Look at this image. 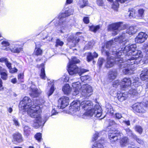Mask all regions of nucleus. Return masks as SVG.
I'll use <instances>...</instances> for the list:
<instances>
[{
    "mask_svg": "<svg viewBox=\"0 0 148 148\" xmlns=\"http://www.w3.org/2000/svg\"><path fill=\"white\" fill-rule=\"evenodd\" d=\"M31 101L29 97H25L20 102L19 109L21 110L27 111L28 114L31 117L35 118L33 124L34 127H38L39 126H43L49 119V116H45L42 120L40 115L41 112L40 106L34 105V102L32 105Z\"/></svg>",
    "mask_w": 148,
    "mask_h": 148,
    "instance_id": "nucleus-1",
    "label": "nucleus"
},
{
    "mask_svg": "<svg viewBox=\"0 0 148 148\" xmlns=\"http://www.w3.org/2000/svg\"><path fill=\"white\" fill-rule=\"evenodd\" d=\"M125 42H124V44H122V45H125ZM120 43H123L122 42H118V41L117 42H115L114 39V40H112L106 43L105 48L107 49V50H109V51H112V55H116V56H115V63L116 64H118L121 69H123L124 68H126L123 70V73L125 75L127 74H131L134 73V69L131 70V69L130 68H132V66H131L130 62V63L127 62V64L125 63V62H127V59H126L127 60L126 61L123 62V59L121 57V56H122L123 53H125L126 55V53H123V48H121V50H119V51H117L116 50V51H115V49H113L112 50V48L111 47H113L114 49V46L115 44H117L118 43H119L121 44ZM126 56V55L125 56Z\"/></svg>",
    "mask_w": 148,
    "mask_h": 148,
    "instance_id": "nucleus-2",
    "label": "nucleus"
},
{
    "mask_svg": "<svg viewBox=\"0 0 148 148\" xmlns=\"http://www.w3.org/2000/svg\"><path fill=\"white\" fill-rule=\"evenodd\" d=\"M136 45L135 44L129 45L124 47L123 50L124 53H126V58L127 59L125 63L127 64V62H130L131 70L134 69L136 67L135 65L139 63L143 56L141 51L136 50Z\"/></svg>",
    "mask_w": 148,
    "mask_h": 148,
    "instance_id": "nucleus-3",
    "label": "nucleus"
},
{
    "mask_svg": "<svg viewBox=\"0 0 148 148\" xmlns=\"http://www.w3.org/2000/svg\"><path fill=\"white\" fill-rule=\"evenodd\" d=\"M80 106L82 110L86 111L81 116L84 119L86 118V117L87 116H93L97 118L100 117L101 119L105 117V116H102V108L98 104L95 105L93 108L92 102L89 101L85 100L80 103Z\"/></svg>",
    "mask_w": 148,
    "mask_h": 148,
    "instance_id": "nucleus-4",
    "label": "nucleus"
},
{
    "mask_svg": "<svg viewBox=\"0 0 148 148\" xmlns=\"http://www.w3.org/2000/svg\"><path fill=\"white\" fill-rule=\"evenodd\" d=\"M137 29H136V27L130 26L128 28L126 31V33L123 34L121 36L118 38H116L114 39L115 42H122L123 44H124L125 42H127L128 41L127 39L128 35H131L135 34L137 32Z\"/></svg>",
    "mask_w": 148,
    "mask_h": 148,
    "instance_id": "nucleus-5",
    "label": "nucleus"
},
{
    "mask_svg": "<svg viewBox=\"0 0 148 148\" xmlns=\"http://www.w3.org/2000/svg\"><path fill=\"white\" fill-rule=\"evenodd\" d=\"M80 103L79 101H74L71 104L69 107V112L71 114L74 116H81L82 113L79 111Z\"/></svg>",
    "mask_w": 148,
    "mask_h": 148,
    "instance_id": "nucleus-6",
    "label": "nucleus"
},
{
    "mask_svg": "<svg viewBox=\"0 0 148 148\" xmlns=\"http://www.w3.org/2000/svg\"><path fill=\"white\" fill-rule=\"evenodd\" d=\"M73 9L71 8L65 10L64 13H62L61 15L59 16L58 18L54 19L53 21L54 23L56 21H57L56 23H55L56 26L58 25H62L65 24V17L69 16L70 15L73 14Z\"/></svg>",
    "mask_w": 148,
    "mask_h": 148,
    "instance_id": "nucleus-7",
    "label": "nucleus"
},
{
    "mask_svg": "<svg viewBox=\"0 0 148 148\" xmlns=\"http://www.w3.org/2000/svg\"><path fill=\"white\" fill-rule=\"evenodd\" d=\"M125 28V25H123L121 22L115 23L109 25L108 27V31L112 30L114 35L117 34L118 32L121 30Z\"/></svg>",
    "mask_w": 148,
    "mask_h": 148,
    "instance_id": "nucleus-8",
    "label": "nucleus"
},
{
    "mask_svg": "<svg viewBox=\"0 0 148 148\" xmlns=\"http://www.w3.org/2000/svg\"><path fill=\"white\" fill-rule=\"evenodd\" d=\"M67 70L70 75H73L77 73L80 76L82 74L86 72L87 70L83 69H79L76 65H68Z\"/></svg>",
    "mask_w": 148,
    "mask_h": 148,
    "instance_id": "nucleus-9",
    "label": "nucleus"
},
{
    "mask_svg": "<svg viewBox=\"0 0 148 148\" xmlns=\"http://www.w3.org/2000/svg\"><path fill=\"white\" fill-rule=\"evenodd\" d=\"M102 53L105 52L106 55L108 56L107 61L106 64V67L107 68H110L113 67L115 63V59L114 60V57H109V53L108 50L105 49V47H103L101 49Z\"/></svg>",
    "mask_w": 148,
    "mask_h": 148,
    "instance_id": "nucleus-10",
    "label": "nucleus"
},
{
    "mask_svg": "<svg viewBox=\"0 0 148 148\" xmlns=\"http://www.w3.org/2000/svg\"><path fill=\"white\" fill-rule=\"evenodd\" d=\"M81 88V95L83 97L87 98L92 95V89L91 86L88 84L83 85Z\"/></svg>",
    "mask_w": 148,
    "mask_h": 148,
    "instance_id": "nucleus-11",
    "label": "nucleus"
},
{
    "mask_svg": "<svg viewBox=\"0 0 148 148\" xmlns=\"http://www.w3.org/2000/svg\"><path fill=\"white\" fill-rule=\"evenodd\" d=\"M122 134L118 130H115L112 132L110 133L109 138L112 143H113L117 140L121 139V136Z\"/></svg>",
    "mask_w": 148,
    "mask_h": 148,
    "instance_id": "nucleus-12",
    "label": "nucleus"
},
{
    "mask_svg": "<svg viewBox=\"0 0 148 148\" xmlns=\"http://www.w3.org/2000/svg\"><path fill=\"white\" fill-rule=\"evenodd\" d=\"M121 88L122 90H126L130 87L132 81L130 78L125 77L121 80Z\"/></svg>",
    "mask_w": 148,
    "mask_h": 148,
    "instance_id": "nucleus-13",
    "label": "nucleus"
},
{
    "mask_svg": "<svg viewBox=\"0 0 148 148\" xmlns=\"http://www.w3.org/2000/svg\"><path fill=\"white\" fill-rule=\"evenodd\" d=\"M145 106L143 103H137L134 104L132 106V108L134 111L139 113H143L145 112Z\"/></svg>",
    "mask_w": 148,
    "mask_h": 148,
    "instance_id": "nucleus-14",
    "label": "nucleus"
},
{
    "mask_svg": "<svg viewBox=\"0 0 148 148\" xmlns=\"http://www.w3.org/2000/svg\"><path fill=\"white\" fill-rule=\"evenodd\" d=\"M69 99L66 96H63L58 101V107L60 109H63L68 106L69 103Z\"/></svg>",
    "mask_w": 148,
    "mask_h": 148,
    "instance_id": "nucleus-15",
    "label": "nucleus"
},
{
    "mask_svg": "<svg viewBox=\"0 0 148 148\" xmlns=\"http://www.w3.org/2000/svg\"><path fill=\"white\" fill-rule=\"evenodd\" d=\"M148 37V35L147 34L141 32L139 33L135 38V41L138 43H142L147 40Z\"/></svg>",
    "mask_w": 148,
    "mask_h": 148,
    "instance_id": "nucleus-16",
    "label": "nucleus"
},
{
    "mask_svg": "<svg viewBox=\"0 0 148 148\" xmlns=\"http://www.w3.org/2000/svg\"><path fill=\"white\" fill-rule=\"evenodd\" d=\"M41 93V91L40 89L36 87L33 88L32 86L31 87V92L30 95L31 97H37Z\"/></svg>",
    "mask_w": 148,
    "mask_h": 148,
    "instance_id": "nucleus-17",
    "label": "nucleus"
},
{
    "mask_svg": "<svg viewBox=\"0 0 148 148\" xmlns=\"http://www.w3.org/2000/svg\"><path fill=\"white\" fill-rule=\"evenodd\" d=\"M141 79L147 82L146 86L148 88V70H145L140 75Z\"/></svg>",
    "mask_w": 148,
    "mask_h": 148,
    "instance_id": "nucleus-18",
    "label": "nucleus"
},
{
    "mask_svg": "<svg viewBox=\"0 0 148 148\" xmlns=\"http://www.w3.org/2000/svg\"><path fill=\"white\" fill-rule=\"evenodd\" d=\"M14 140L18 143H21L23 141L22 135L19 133H16L13 135Z\"/></svg>",
    "mask_w": 148,
    "mask_h": 148,
    "instance_id": "nucleus-19",
    "label": "nucleus"
},
{
    "mask_svg": "<svg viewBox=\"0 0 148 148\" xmlns=\"http://www.w3.org/2000/svg\"><path fill=\"white\" fill-rule=\"evenodd\" d=\"M62 90L64 94L69 95L70 93L71 89L68 84H66L62 87Z\"/></svg>",
    "mask_w": 148,
    "mask_h": 148,
    "instance_id": "nucleus-20",
    "label": "nucleus"
},
{
    "mask_svg": "<svg viewBox=\"0 0 148 148\" xmlns=\"http://www.w3.org/2000/svg\"><path fill=\"white\" fill-rule=\"evenodd\" d=\"M120 145L121 147H124L129 144V139L126 137L121 138L120 142Z\"/></svg>",
    "mask_w": 148,
    "mask_h": 148,
    "instance_id": "nucleus-21",
    "label": "nucleus"
},
{
    "mask_svg": "<svg viewBox=\"0 0 148 148\" xmlns=\"http://www.w3.org/2000/svg\"><path fill=\"white\" fill-rule=\"evenodd\" d=\"M117 98L120 101H123L126 99L128 97L127 93H122L117 94Z\"/></svg>",
    "mask_w": 148,
    "mask_h": 148,
    "instance_id": "nucleus-22",
    "label": "nucleus"
},
{
    "mask_svg": "<svg viewBox=\"0 0 148 148\" xmlns=\"http://www.w3.org/2000/svg\"><path fill=\"white\" fill-rule=\"evenodd\" d=\"M118 75L117 72L115 70L110 71L108 73V78L110 79L113 80Z\"/></svg>",
    "mask_w": 148,
    "mask_h": 148,
    "instance_id": "nucleus-23",
    "label": "nucleus"
},
{
    "mask_svg": "<svg viewBox=\"0 0 148 148\" xmlns=\"http://www.w3.org/2000/svg\"><path fill=\"white\" fill-rule=\"evenodd\" d=\"M11 51L14 53H19L22 50L21 47H18L16 46H14L10 48Z\"/></svg>",
    "mask_w": 148,
    "mask_h": 148,
    "instance_id": "nucleus-24",
    "label": "nucleus"
},
{
    "mask_svg": "<svg viewBox=\"0 0 148 148\" xmlns=\"http://www.w3.org/2000/svg\"><path fill=\"white\" fill-rule=\"evenodd\" d=\"M88 4V0H81L78 2L77 5L81 8H83L87 5Z\"/></svg>",
    "mask_w": 148,
    "mask_h": 148,
    "instance_id": "nucleus-25",
    "label": "nucleus"
},
{
    "mask_svg": "<svg viewBox=\"0 0 148 148\" xmlns=\"http://www.w3.org/2000/svg\"><path fill=\"white\" fill-rule=\"evenodd\" d=\"M127 134L134 139H136L137 136L134 134L132 131L129 128H126L125 129Z\"/></svg>",
    "mask_w": 148,
    "mask_h": 148,
    "instance_id": "nucleus-26",
    "label": "nucleus"
},
{
    "mask_svg": "<svg viewBox=\"0 0 148 148\" xmlns=\"http://www.w3.org/2000/svg\"><path fill=\"white\" fill-rule=\"evenodd\" d=\"M106 111L107 113H110L112 114L114 111L112 107L109 103H107L106 106Z\"/></svg>",
    "mask_w": 148,
    "mask_h": 148,
    "instance_id": "nucleus-27",
    "label": "nucleus"
},
{
    "mask_svg": "<svg viewBox=\"0 0 148 148\" xmlns=\"http://www.w3.org/2000/svg\"><path fill=\"white\" fill-rule=\"evenodd\" d=\"M42 50L37 46L36 44V48L34 52V54L37 56L40 55H42Z\"/></svg>",
    "mask_w": 148,
    "mask_h": 148,
    "instance_id": "nucleus-28",
    "label": "nucleus"
},
{
    "mask_svg": "<svg viewBox=\"0 0 148 148\" xmlns=\"http://www.w3.org/2000/svg\"><path fill=\"white\" fill-rule=\"evenodd\" d=\"M31 129L28 126H25L24 127V134L27 136H28L30 133Z\"/></svg>",
    "mask_w": 148,
    "mask_h": 148,
    "instance_id": "nucleus-29",
    "label": "nucleus"
},
{
    "mask_svg": "<svg viewBox=\"0 0 148 148\" xmlns=\"http://www.w3.org/2000/svg\"><path fill=\"white\" fill-rule=\"evenodd\" d=\"M128 92L133 97L138 95V93L136 90L133 88H131L129 90Z\"/></svg>",
    "mask_w": 148,
    "mask_h": 148,
    "instance_id": "nucleus-30",
    "label": "nucleus"
},
{
    "mask_svg": "<svg viewBox=\"0 0 148 148\" xmlns=\"http://www.w3.org/2000/svg\"><path fill=\"white\" fill-rule=\"evenodd\" d=\"M41 65L42 67L41 70V73L40 74V77L42 79H46V77L45 73V68L44 67V64H42Z\"/></svg>",
    "mask_w": 148,
    "mask_h": 148,
    "instance_id": "nucleus-31",
    "label": "nucleus"
},
{
    "mask_svg": "<svg viewBox=\"0 0 148 148\" xmlns=\"http://www.w3.org/2000/svg\"><path fill=\"white\" fill-rule=\"evenodd\" d=\"M80 62V60L76 58V57H73L72 58V60L69 62V65H75L77 63H79Z\"/></svg>",
    "mask_w": 148,
    "mask_h": 148,
    "instance_id": "nucleus-32",
    "label": "nucleus"
},
{
    "mask_svg": "<svg viewBox=\"0 0 148 148\" xmlns=\"http://www.w3.org/2000/svg\"><path fill=\"white\" fill-rule=\"evenodd\" d=\"M67 40L69 42H70L71 41L72 42L74 43L73 45V46H75L76 43L79 42V39L77 40L74 37L73 35H71L70 37L68 38Z\"/></svg>",
    "mask_w": 148,
    "mask_h": 148,
    "instance_id": "nucleus-33",
    "label": "nucleus"
},
{
    "mask_svg": "<svg viewBox=\"0 0 148 148\" xmlns=\"http://www.w3.org/2000/svg\"><path fill=\"white\" fill-rule=\"evenodd\" d=\"M144 12V10L142 9H139L138 11V14H136V18L140 19L141 18L143 15Z\"/></svg>",
    "mask_w": 148,
    "mask_h": 148,
    "instance_id": "nucleus-34",
    "label": "nucleus"
},
{
    "mask_svg": "<svg viewBox=\"0 0 148 148\" xmlns=\"http://www.w3.org/2000/svg\"><path fill=\"white\" fill-rule=\"evenodd\" d=\"M100 28V27L99 25H92L90 26L89 29L90 31L95 33Z\"/></svg>",
    "mask_w": 148,
    "mask_h": 148,
    "instance_id": "nucleus-35",
    "label": "nucleus"
},
{
    "mask_svg": "<svg viewBox=\"0 0 148 148\" xmlns=\"http://www.w3.org/2000/svg\"><path fill=\"white\" fill-rule=\"evenodd\" d=\"M129 12H130L129 17L130 18L134 17L136 18V13H135V10L133 8H130L129 9Z\"/></svg>",
    "mask_w": 148,
    "mask_h": 148,
    "instance_id": "nucleus-36",
    "label": "nucleus"
},
{
    "mask_svg": "<svg viewBox=\"0 0 148 148\" xmlns=\"http://www.w3.org/2000/svg\"><path fill=\"white\" fill-rule=\"evenodd\" d=\"M94 45L93 42H88V44L86 45L84 47V49L85 50H88L91 49Z\"/></svg>",
    "mask_w": 148,
    "mask_h": 148,
    "instance_id": "nucleus-37",
    "label": "nucleus"
},
{
    "mask_svg": "<svg viewBox=\"0 0 148 148\" xmlns=\"http://www.w3.org/2000/svg\"><path fill=\"white\" fill-rule=\"evenodd\" d=\"M0 75L1 76V78L4 80L7 79L8 78V74L7 71H2L0 72Z\"/></svg>",
    "mask_w": 148,
    "mask_h": 148,
    "instance_id": "nucleus-38",
    "label": "nucleus"
},
{
    "mask_svg": "<svg viewBox=\"0 0 148 148\" xmlns=\"http://www.w3.org/2000/svg\"><path fill=\"white\" fill-rule=\"evenodd\" d=\"M81 86V85L80 82L78 81L73 82L72 84V86L74 88H80Z\"/></svg>",
    "mask_w": 148,
    "mask_h": 148,
    "instance_id": "nucleus-39",
    "label": "nucleus"
},
{
    "mask_svg": "<svg viewBox=\"0 0 148 148\" xmlns=\"http://www.w3.org/2000/svg\"><path fill=\"white\" fill-rule=\"evenodd\" d=\"M92 148H103V146L101 143H95L92 146Z\"/></svg>",
    "mask_w": 148,
    "mask_h": 148,
    "instance_id": "nucleus-40",
    "label": "nucleus"
},
{
    "mask_svg": "<svg viewBox=\"0 0 148 148\" xmlns=\"http://www.w3.org/2000/svg\"><path fill=\"white\" fill-rule=\"evenodd\" d=\"M139 78L138 77H136L134 79L133 85L136 86V85H139L140 84V82H139Z\"/></svg>",
    "mask_w": 148,
    "mask_h": 148,
    "instance_id": "nucleus-41",
    "label": "nucleus"
},
{
    "mask_svg": "<svg viewBox=\"0 0 148 148\" xmlns=\"http://www.w3.org/2000/svg\"><path fill=\"white\" fill-rule=\"evenodd\" d=\"M87 59L88 62H90L94 59L91 53H88Z\"/></svg>",
    "mask_w": 148,
    "mask_h": 148,
    "instance_id": "nucleus-42",
    "label": "nucleus"
},
{
    "mask_svg": "<svg viewBox=\"0 0 148 148\" xmlns=\"http://www.w3.org/2000/svg\"><path fill=\"white\" fill-rule=\"evenodd\" d=\"M135 130L138 132L139 134H141L142 132L143 129L140 126L137 125L135 127Z\"/></svg>",
    "mask_w": 148,
    "mask_h": 148,
    "instance_id": "nucleus-43",
    "label": "nucleus"
},
{
    "mask_svg": "<svg viewBox=\"0 0 148 148\" xmlns=\"http://www.w3.org/2000/svg\"><path fill=\"white\" fill-rule=\"evenodd\" d=\"M64 44L63 42L61 41L59 39H58L56 40V46L58 47V46H62Z\"/></svg>",
    "mask_w": 148,
    "mask_h": 148,
    "instance_id": "nucleus-44",
    "label": "nucleus"
},
{
    "mask_svg": "<svg viewBox=\"0 0 148 148\" xmlns=\"http://www.w3.org/2000/svg\"><path fill=\"white\" fill-rule=\"evenodd\" d=\"M80 78L82 82L87 80H89L90 79L89 76L88 75L81 76Z\"/></svg>",
    "mask_w": 148,
    "mask_h": 148,
    "instance_id": "nucleus-45",
    "label": "nucleus"
},
{
    "mask_svg": "<svg viewBox=\"0 0 148 148\" xmlns=\"http://www.w3.org/2000/svg\"><path fill=\"white\" fill-rule=\"evenodd\" d=\"M35 137L36 140L40 142L42 139L41 134L40 133H38L35 135Z\"/></svg>",
    "mask_w": 148,
    "mask_h": 148,
    "instance_id": "nucleus-46",
    "label": "nucleus"
},
{
    "mask_svg": "<svg viewBox=\"0 0 148 148\" xmlns=\"http://www.w3.org/2000/svg\"><path fill=\"white\" fill-rule=\"evenodd\" d=\"M54 90V87L53 86V84L52 85V86L50 88V90L49 91L47 94L49 96L51 95L53 93Z\"/></svg>",
    "mask_w": 148,
    "mask_h": 148,
    "instance_id": "nucleus-47",
    "label": "nucleus"
},
{
    "mask_svg": "<svg viewBox=\"0 0 148 148\" xmlns=\"http://www.w3.org/2000/svg\"><path fill=\"white\" fill-rule=\"evenodd\" d=\"M119 7V3L117 2H115L113 3L112 7L114 10H117Z\"/></svg>",
    "mask_w": 148,
    "mask_h": 148,
    "instance_id": "nucleus-48",
    "label": "nucleus"
},
{
    "mask_svg": "<svg viewBox=\"0 0 148 148\" xmlns=\"http://www.w3.org/2000/svg\"><path fill=\"white\" fill-rule=\"evenodd\" d=\"M97 5L99 6H103L105 4L103 0H97L96 1Z\"/></svg>",
    "mask_w": 148,
    "mask_h": 148,
    "instance_id": "nucleus-49",
    "label": "nucleus"
},
{
    "mask_svg": "<svg viewBox=\"0 0 148 148\" xmlns=\"http://www.w3.org/2000/svg\"><path fill=\"white\" fill-rule=\"evenodd\" d=\"M104 61V60L102 58H99V59L98 64L100 67H101Z\"/></svg>",
    "mask_w": 148,
    "mask_h": 148,
    "instance_id": "nucleus-50",
    "label": "nucleus"
},
{
    "mask_svg": "<svg viewBox=\"0 0 148 148\" xmlns=\"http://www.w3.org/2000/svg\"><path fill=\"white\" fill-rule=\"evenodd\" d=\"M121 84V82H119V80H116L114 81L113 83V86L114 87L116 86Z\"/></svg>",
    "mask_w": 148,
    "mask_h": 148,
    "instance_id": "nucleus-51",
    "label": "nucleus"
},
{
    "mask_svg": "<svg viewBox=\"0 0 148 148\" xmlns=\"http://www.w3.org/2000/svg\"><path fill=\"white\" fill-rule=\"evenodd\" d=\"M80 88H75L73 92V95H77L79 92V90Z\"/></svg>",
    "mask_w": 148,
    "mask_h": 148,
    "instance_id": "nucleus-52",
    "label": "nucleus"
},
{
    "mask_svg": "<svg viewBox=\"0 0 148 148\" xmlns=\"http://www.w3.org/2000/svg\"><path fill=\"white\" fill-rule=\"evenodd\" d=\"M109 125L110 126L114 125V126H116L118 125L113 120H110Z\"/></svg>",
    "mask_w": 148,
    "mask_h": 148,
    "instance_id": "nucleus-53",
    "label": "nucleus"
},
{
    "mask_svg": "<svg viewBox=\"0 0 148 148\" xmlns=\"http://www.w3.org/2000/svg\"><path fill=\"white\" fill-rule=\"evenodd\" d=\"M13 120L15 126H19L20 124L19 122H18L17 119H15V118H13Z\"/></svg>",
    "mask_w": 148,
    "mask_h": 148,
    "instance_id": "nucleus-54",
    "label": "nucleus"
},
{
    "mask_svg": "<svg viewBox=\"0 0 148 148\" xmlns=\"http://www.w3.org/2000/svg\"><path fill=\"white\" fill-rule=\"evenodd\" d=\"M100 135V133L97 132H95V134L94 135V136L93 138V139H94V140H93L94 141L96 140L97 138Z\"/></svg>",
    "mask_w": 148,
    "mask_h": 148,
    "instance_id": "nucleus-55",
    "label": "nucleus"
},
{
    "mask_svg": "<svg viewBox=\"0 0 148 148\" xmlns=\"http://www.w3.org/2000/svg\"><path fill=\"white\" fill-rule=\"evenodd\" d=\"M18 69L15 68H11L10 69V72L12 73H16Z\"/></svg>",
    "mask_w": 148,
    "mask_h": 148,
    "instance_id": "nucleus-56",
    "label": "nucleus"
},
{
    "mask_svg": "<svg viewBox=\"0 0 148 148\" xmlns=\"http://www.w3.org/2000/svg\"><path fill=\"white\" fill-rule=\"evenodd\" d=\"M115 118L118 119H121V118L122 117L121 114L119 113H116L115 114Z\"/></svg>",
    "mask_w": 148,
    "mask_h": 148,
    "instance_id": "nucleus-57",
    "label": "nucleus"
},
{
    "mask_svg": "<svg viewBox=\"0 0 148 148\" xmlns=\"http://www.w3.org/2000/svg\"><path fill=\"white\" fill-rule=\"evenodd\" d=\"M5 64L9 69H10L11 68V64L8 61V60L5 62Z\"/></svg>",
    "mask_w": 148,
    "mask_h": 148,
    "instance_id": "nucleus-58",
    "label": "nucleus"
},
{
    "mask_svg": "<svg viewBox=\"0 0 148 148\" xmlns=\"http://www.w3.org/2000/svg\"><path fill=\"white\" fill-rule=\"evenodd\" d=\"M136 140L137 141L139 144H143L144 143V142L143 140H142L141 139H140L138 138H137H137L136 139H134Z\"/></svg>",
    "mask_w": 148,
    "mask_h": 148,
    "instance_id": "nucleus-59",
    "label": "nucleus"
},
{
    "mask_svg": "<svg viewBox=\"0 0 148 148\" xmlns=\"http://www.w3.org/2000/svg\"><path fill=\"white\" fill-rule=\"evenodd\" d=\"M84 22L86 24H88L89 22V18L88 17H84L83 19Z\"/></svg>",
    "mask_w": 148,
    "mask_h": 148,
    "instance_id": "nucleus-60",
    "label": "nucleus"
},
{
    "mask_svg": "<svg viewBox=\"0 0 148 148\" xmlns=\"http://www.w3.org/2000/svg\"><path fill=\"white\" fill-rule=\"evenodd\" d=\"M120 122L121 123H124L125 124L127 125H130V121H125L123 120L122 121H120Z\"/></svg>",
    "mask_w": 148,
    "mask_h": 148,
    "instance_id": "nucleus-61",
    "label": "nucleus"
},
{
    "mask_svg": "<svg viewBox=\"0 0 148 148\" xmlns=\"http://www.w3.org/2000/svg\"><path fill=\"white\" fill-rule=\"evenodd\" d=\"M7 60L8 59L7 58L5 57L2 58H0V62H4L5 63V62H6Z\"/></svg>",
    "mask_w": 148,
    "mask_h": 148,
    "instance_id": "nucleus-62",
    "label": "nucleus"
},
{
    "mask_svg": "<svg viewBox=\"0 0 148 148\" xmlns=\"http://www.w3.org/2000/svg\"><path fill=\"white\" fill-rule=\"evenodd\" d=\"M3 82L2 80L0 79V91L3 90L4 88L3 86Z\"/></svg>",
    "mask_w": 148,
    "mask_h": 148,
    "instance_id": "nucleus-63",
    "label": "nucleus"
},
{
    "mask_svg": "<svg viewBox=\"0 0 148 148\" xmlns=\"http://www.w3.org/2000/svg\"><path fill=\"white\" fill-rule=\"evenodd\" d=\"M143 48L145 49L146 56H148V45L147 47H144V45L143 46Z\"/></svg>",
    "mask_w": 148,
    "mask_h": 148,
    "instance_id": "nucleus-64",
    "label": "nucleus"
}]
</instances>
